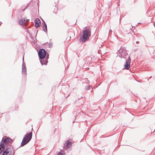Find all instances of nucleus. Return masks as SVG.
<instances>
[{
    "instance_id": "nucleus-1",
    "label": "nucleus",
    "mask_w": 155,
    "mask_h": 155,
    "mask_svg": "<svg viewBox=\"0 0 155 155\" xmlns=\"http://www.w3.org/2000/svg\"><path fill=\"white\" fill-rule=\"evenodd\" d=\"M12 141L13 140L9 138H2L0 143V154H1V155H14L15 152L13 147L9 145H8L5 148L4 145Z\"/></svg>"
},
{
    "instance_id": "nucleus-2",
    "label": "nucleus",
    "mask_w": 155,
    "mask_h": 155,
    "mask_svg": "<svg viewBox=\"0 0 155 155\" xmlns=\"http://www.w3.org/2000/svg\"><path fill=\"white\" fill-rule=\"evenodd\" d=\"M32 132L26 134L24 136L21 143V146H23L28 143L31 140L32 137Z\"/></svg>"
},
{
    "instance_id": "nucleus-3",
    "label": "nucleus",
    "mask_w": 155,
    "mask_h": 155,
    "mask_svg": "<svg viewBox=\"0 0 155 155\" xmlns=\"http://www.w3.org/2000/svg\"><path fill=\"white\" fill-rule=\"evenodd\" d=\"M82 33V36L81 37L80 41L82 42H84L87 40L88 38L90 37L91 32L90 31L85 30L83 31Z\"/></svg>"
},
{
    "instance_id": "nucleus-4",
    "label": "nucleus",
    "mask_w": 155,
    "mask_h": 155,
    "mask_svg": "<svg viewBox=\"0 0 155 155\" xmlns=\"http://www.w3.org/2000/svg\"><path fill=\"white\" fill-rule=\"evenodd\" d=\"M121 50V51L119 56L121 58H122L126 59V57L128 55V53H127V51L125 50V48L124 47H121L120 49L118 50L117 51L119 52V51Z\"/></svg>"
},
{
    "instance_id": "nucleus-5",
    "label": "nucleus",
    "mask_w": 155,
    "mask_h": 155,
    "mask_svg": "<svg viewBox=\"0 0 155 155\" xmlns=\"http://www.w3.org/2000/svg\"><path fill=\"white\" fill-rule=\"evenodd\" d=\"M38 55L39 59H43L46 55V52L44 49H41L38 52Z\"/></svg>"
},
{
    "instance_id": "nucleus-6",
    "label": "nucleus",
    "mask_w": 155,
    "mask_h": 155,
    "mask_svg": "<svg viewBox=\"0 0 155 155\" xmlns=\"http://www.w3.org/2000/svg\"><path fill=\"white\" fill-rule=\"evenodd\" d=\"M24 57L23 58V63L22 65V74H27L26 68L25 65V63L23 61Z\"/></svg>"
},
{
    "instance_id": "nucleus-7",
    "label": "nucleus",
    "mask_w": 155,
    "mask_h": 155,
    "mask_svg": "<svg viewBox=\"0 0 155 155\" xmlns=\"http://www.w3.org/2000/svg\"><path fill=\"white\" fill-rule=\"evenodd\" d=\"M35 26L38 28L40 26V24L41 23L40 20L38 18H36L35 20Z\"/></svg>"
},
{
    "instance_id": "nucleus-8",
    "label": "nucleus",
    "mask_w": 155,
    "mask_h": 155,
    "mask_svg": "<svg viewBox=\"0 0 155 155\" xmlns=\"http://www.w3.org/2000/svg\"><path fill=\"white\" fill-rule=\"evenodd\" d=\"M42 26L43 27V30L46 32V33H47V24L45 22V21L42 19Z\"/></svg>"
},
{
    "instance_id": "nucleus-9",
    "label": "nucleus",
    "mask_w": 155,
    "mask_h": 155,
    "mask_svg": "<svg viewBox=\"0 0 155 155\" xmlns=\"http://www.w3.org/2000/svg\"><path fill=\"white\" fill-rule=\"evenodd\" d=\"M26 19L25 18H21V19L19 20L18 21V23L20 25H24L25 24V20Z\"/></svg>"
},
{
    "instance_id": "nucleus-10",
    "label": "nucleus",
    "mask_w": 155,
    "mask_h": 155,
    "mask_svg": "<svg viewBox=\"0 0 155 155\" xmlns=\"http://www.w3.org/2000/svg\"><path fill=\"white\" fill-rule=\"evenodd\" d=\"M40 62L41 64L42 65H46L48 62V59H40Z\"/></svg>"
},
{
    "instance_id": "nucleus-11",
    "label": "nucleus",
    "mask_w": 155,
    "mask_h": 155,
    "mask_svg": "<svg viewBox=\"0 0 155 155\" xmlns=\"http://www.w3.org/2000/svg\"><path fill=\"white\" fill-rule=\"evenodd\" d=\"M130 64L127 61H126V63L124 65V68L125 69L128 70L129 69L130 67Z\"/></svg>"
},
{
    "instance_id": "nucleus-12",
    "label": "nucleus",
    "mask_w": 155,
    "mask_h": 155,
    "mask_svg": "<svg viewBox=\"0 0 155 155\" xmlns=\"http://www.w3.org/2000/svg\"><path fill=\"white\" fill-rule=\"evenodd\" d=\"M72 143L71 142L67 140L66 142V147L68 149L70 148L71 146Z\"/></svg>"
},
{
    "instance_id": "nucleus-13",
    "label": "nucleus",
    "mask_w": 155,
    "mask_h": 155,
    "mask_svg": "<svg viewBox=\"0 0 155 155\" xmlns=\"http://www.w3.org/2000/svg\"><path fill=\"white\" fill-rule=\"evenodd\" d=\"M64 152L63 150H61V152L58 153V155H64Z\"/></svg>"
},
{
    "instance_id": "nucleus-14",
    "label": "nucleus",
    "mask_w": 155,
    "mask_h": 155,
    "mask_svg": "<svg viewBox=\"0 0 155 155\" xmlns=\"http://www.w3.org/2000/svg\"><path fill=\"white\" fill-rule=\"evenodd\" d=\"M126 61H127L129 63H130L131 61V59L130 56L128 57L127 60H126Z\"/></svg>"
},
{
    "instance_id": "nucleus-15",
    "label": "nucleus",
    "mask_w": 155,
    "mask_h": 155,
    "mask_svg": "<svg viewBox=\"0 0 155 155\" xmlns=\"http://www.w3.org/2000/svg\"><path fill=\"white\" fill-rule=\"evenodd\" d=\"M91 86L90 85L88 86L86 88V89L87 90H90L91 89Z\"/></svg>"
},
{
    "instance_id": "nucleus-16",
    "label": "nucleus",
    "mask_w": 155,
    "mask_h": 155,
    "mask_svg": "<svg viewBox=\"0 0 155 155\" xmlns=\"http://www.w3.org/2000/svg\"><path fill=\"white\" fill-rule=\"evenodd\" d=\"M52 44L50 42L49 43V45H48L49 47L50 48H51V47H52Z\"/></svg>"
},
{
    "instance_id": "nucleus-17",
    "label": "nucleus",
    "mask_w": 155,
    "mask_h": 155,
    "mask_svg": "<svg viewBox=\"0 0 155 155\" xmlns=\"http://www.w3.org/2000/svg\"><path fill=\"white\" fill-rule=\"evenodd\" d=\"M28 5H27L25 7V8L23 9H22V11H24L28 7Z\"/></svg>"
},
{
    "instance_id": "nucleus-18",
    "label": "nucleus",
    "mask_w": 155,
    "mask_h": 155,
    "mask_svg": "<svg viewBox=\"0 0 155 155\" xmlns=\"http://www.w3.org/2000/svg\"><path fill=\"white\" fill-rule=\"evenodd\" d=\"M48 56H49V54H48L47 55V57L46 59H47V58H48H48H49Z\"/></svg>"
},
{
    "instance_id": "nucleus-19",
    "label": "nucleus",
    "mask_w": 155,
    "mask_h": 155,
    "mask_svg": "<svg viewBox=\"0 0 155 155\" xmlns=\"http://www.w3.org/2000/svg\"><path fill=\"white\" fill-rule=\"evenodd\" d=\"M110 32H112V30H110V31H109V33Z\"/></svg>"
},
{
    "instance_id": "nucleus-20",
    "label": "nucleus",
    "mask_w": 155,
    "mask_h": 155,
    "mask_svg": "<svg viewBox=\"0 0 155 155\" xmlns=\"http://www.w3.org/2000/svg\"><path fill=\"white\" fill-rule=\"evenodd\" d=\"M139 43V42L138 41H137L136 42V44H138Z\"/></svg>"
},
{
    "instance_id": "nucleus-21",
    "label": "nucleus",
    "mask_w": 155,
    "mask_h": 155,
    "mask_svg": "<svg viewBox=\"0 0 155 155\" xmlns=\"http://www.w3.org/2000/svg\"><path fill=\"white\" fill-rule=\"evenodd\" d=\"M153 25H154V27H155V22H154V23H153Z\"/></svg>"
},
{
    "instance_id": "nucleus-22",
    "label": "nucleus",
    "mask_w": 155,
    "mask_h": 155,
    "mask_svg": "<svg viewBox=\"0 0 155 155\" xmlns=\"http://www.w3.org/2000/svg\"><path fill=\"white\" fill-rule=\"evenodd\" d=\"M2 114V113H0V116H1Z\"/></svg>"
},
{
    "instance_id": "nucleus-23",
    "label": "nucleus",
    "mask_w": 155,
    "mask_h": 155,
    "mask_svg": "<svg viewBox=\"0 0 155 155\" xmlns=\"http://www.w3.org/2000/svg\"><path fill=\"white\" fill-rule=\"evenodd\" d=\"M136 51V49H135V50H134V52H135V51Z\"/></svg>"
},
{
    "instance_id": "nucleus-24",
    "label": "nucleus",
    "mask_w": 155,
    "mask_h": 155,
    "mask_svg": "<svg viewBox=\"0 0 155 155\" xmlns=\"http://www.w3.org/2000/svg\"><path fill=\"white\" fill-rule=\"evenodd\" d=\"M2 24V22H0V25H1Z\"/></svg>"
},
{
    "instance_id": "nucleus-25",
    "label": "nucleus",
    "mask_w": 155,
    "mask_h": 155,
    "mask_svg": "<svg viewBox=\"0 0 155 155\" xmlns=\"http://www.w3.org/2000/svg\"><path fill=\"white\" fill-rule=\"evenodd\" d=\"M29 21V20L28 19L26 20V21Z\"/></svg>"
},
{
    "instance_id": "nucleus-26",
    "label": "nucleus",
    "mask_w": 155,
    "mask_h": 155,
    "mask_svg": "<svg viewBox=\"0 0 155 155\" xmlns=\"http://www.w3.org/2000/svg\"><path fill=\"white\" fill-rule=\"evenodd\" d=\"M0 155H1L0 154Z\"/></svg>"
}]
</instances>
